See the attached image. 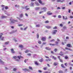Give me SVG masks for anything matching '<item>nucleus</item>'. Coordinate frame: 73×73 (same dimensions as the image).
<instances>
[{"instance_id":"obj_1","label":"nucleus","mask_w":73,"mask_h":73,"mask_svg":"<svg viewBox=\"0 0 73 73\" xmlns=\"http://www.w3.org/2000/svg\"><path fill=\"white\" fill-rule=\"evenodd\" d=\"M3 35H4L3 33H0V40L1 41H4V37L2 36Z\"/></svg>"},{"instance_id":"obj_2","label":"nucleus","mask_w":73,"mask_h":73,"mask_svg":"<svg viewBox=\"0 0 73 73\" xmlns=\"http://www.w3.org/2000/svg\"><path fill=\"white\" fill-rule=\"evenodd\" d=\"M11 22L10 23V24L12 23V24H14L15 23V22H18V21L17 20L13 19H10Z\"/></svg>"},{"instance_id":"obj_3","label":"nucleus","mask_w":73,"mask_h":73,"mask_svg":"<svg viewBox=\"0 0 73 73\" xmlns=\"http://www.w3.org/2000/svg\"><path fill=\"white\" fill-rule=\"evenodd\" d=\"M55 44L54 43H50L49 44V45L51 46H55L56 45H57L58 44V42L57 41H55Z\"/></svg>"},{"instance_id":"obj_4","label":"nucleus","mask_w":73,"mask_h":73,"mask_svg":"<svg viewBox=\"0 0 73 73\" xmlns=\"http://www.w3.org/2000/svg\"><path fill=\"white\" fill-rule=\"evenodd\" d=\"M18 58V56H15L13 57V59H15L16 61H18V62H19V59H17Z\"/></svg>"},{"instance_id":"obj_5","label":"nucleus","mask_w":73,"mask_h":73,"mask_svg":"<svg viewBox=\"0 0 73 73\" xmlns=\"http://www.w3.org/2000/svg\"><path fill=\"white\" fill-rule=\"evenodd\" d=\"M47 8L46 7H43L41 8V11H43V12H45L46 11V10L47 9Z\"/></svg>"},{"instance_id":"obj_6","label":"nucleus","mask_w":73,"mask_h":73,"mask_svg":"<svg viewBox=\"0 0 73 73\" xmlns=\"http://www.w3.org/2000/svg\"><path fill=\"white\" fill-rule=\"evenodd\" d=\"M47 14L48 15H52L53 13L50 11H48L47 12Z\"/></svg>"},{"instance_id":"obj_7","label":"nucleus","mask_w":73,"mask_h":73,"mask_svg":"<svg viewBox=\"0 0 73 73\" xmlns=\"http://www.w3.org/2000/svg\"><path fill=\"white\" fill-rule=\"evenodd\" d=\"M41 40L42 41H46V38L45 37H42L41 38Z\"/></svg>"},{"instance_id":"obj_8","label":"nucleus","mask_w":73,"mask_h":73,"mask_svg":"<svg viewBox=\"0 0 73 73\" xmlns=\"http://www.w3.org/2000/svg\"><path fill=\"white\" fill-rule=\"evenodd\" d=\"M58 63L57 62H54L53 64V65H54V66H57V65H58Z\"/></svg>"},{"instance_id":"obj_9","label":"nucleus","mask_w":73,"mask_h":73,"mask_svg":"<svg viewBox=\"0 0 73 73\" xmlns=\"http://www.w3.org/2000/svg\"><path fill=\"white\" fill-rule=\"evenodd\" d=\"M57 32V30H54L52 32V34L53 35H55L56 34V32Z\"/></svg>"},{"instance_id":"obj_10","label":"nucleus","mask_w":73,"mask_h":73,"mask_svg":"<svg viewBox=\"0 0 73 73\" xmlns=\"http://www.w3.org/2000/svg\"><path fill=\"white\" fill-rule=\"evenodd\" d=\"M11 53H15V51H14V49L13 48H11Z\"/></svg>"},{"instance_id":"obj_11","label":"nucleus","mask_w":73,"mask_h":73,"mask_svg":"<svg viewBox=\"0 0 73 73\" xmlns=\"http://www.w3.org/2000/svg\"><path fill=\"white\" fill-rule=\"evenodd\" d=\"M18 57L19 59V60H20L21 59V58H24V57L23 56H18Z\"/></svg>"},{"instance_id":"obj_12","label":"nucleus","mask_w":73,"mask_h":73,"mask_svg":"<svg viewBox=\"0 0 73 73\" xmlns=\"http://www.w3.org/2000/svg\"><path fill=\"white\" fill-rule=\"evenodd\" d=\"M50 57H52V59H54V60H56L57 59V58H56V57H55L54 56H51Z\"/></svg>"},{"instance_id":"obj_13","label":"nucleus","mask_w":73,"mask_h":73,"mask_svg":"<svg viewBox=\"0 0 73 73\" xmlns=\"http://www.w3.org/2000/svg\"><path fill=\"white\" fill-rule=\"evenodd\" d=\"M59 54L60 56H64V53H63V52L62 51H61L60 53Z\"/></svg>"},{"instance_id":"obj_14","label":"nucleus","mask_w":73,"mask_h":73,"mask_svg":"<svg viewBox=\"0 0 73 73\" xmlns=\"http://www.w3.org/2000/svg\"><path fill=\"white\" fill-rule=\"evenodd\" d=\"M28 5H27V6H26L25 7V9H26V10L27 11H28V10H29V9H30V8H28Z\"/></svg>"},{"instance_id":"obj_15","label":"nucleus","mask_w":73,"mask_h":73,"mask_svg":"<svg viewBox=\"0 0 73 73\" xmlns=\"http://www.w3.org/2000/svg\"><path fill=\"white\" fill-rule=\"evenodd\" d=\"M67 46H68V47H70L72 48V46L71 45V44H67Z\"/></svg>"},{"instance_id":"obj_16","label":"nucleus","mask_w":73,"mask_h":73,"mask_svg":"<svg viewBox=\"0 0 73 73\" xmlns=\"http://www.w3.org/2000/svg\"><path fill=\"white\" fill-rule=\"evenodd\" d=\"M57 2L58 3H63L64 1H61V0H57Z\"/></svg>"},{"instance_id":"obj_17","label":"nucleus","mask_w":73,"mask_h":73,"mask_svg":"<svg viewBox=\"0 0 73 73\" xmlns=\"http://www.w3.org/2000/svg\"><path fill=\"white\" fill-rule=\"evenodd\" d=\"M45 49L48 50H51V48H49V47H45Z\"/></svg>"},{"instance_id":"obj_18","label":"nucleus","mask_w":73,"mask_h":73,"mask_svg":"<svg viewBox=\"0 0 73 73\" xmlns=\"http://www.w3.org/2000/svg\"><path fill=\"white\" fill-rule=\"evenodd\" d=\"M46 28H47V29H50V28H52V27H51V26H46Z\"/></svg>"},{"instance_id":"obj_19","label":"nucleus","mask_w":73,"mask_h":73,"mask_svg":"<svg viewBox=\"0 0 73 73\" xmlns=\"http://www.w3.org/2000/svg\"><path fill=\"white\" fill-rule=\"evenodd\" d=\"M24 70H25V71H27L28 72H29L30 71V70L27 68H25L24 69Z\"/></svg>"},{"instance_id":"obj_20","label":"nucleus","mask_w":73,"mask_h":73,"mask_svg":"<svg viewBox=\"0 0 73 73\" xmlns=\"http://www.w3.org/2000/svg\"><path fill=\"white\" fill-rule=\"evenodd\" d=\"M19 48H23L24 46L23 45H19Z\"/></svg>"},{"instance_id":"obj_21","label":"nucleus","mask_w":73,"mask_h":73,"mask_svg":"<svg viewBox=\"0 0 73 73\" xmlns=\"http://www.w3.org/2000/svg\"><path fill=\"white\" fill-rule=\"evenodd\" d=\"M61 66L62 68H66L65 66H64V64H61Z\"/></svg>"},{"instance_id":"obj_22","label":"nucleus","mask_w":73,"mask_h":73,"mask_svg":"<svg viewBox=\"0 0 73 73\" xmlns=\"http://www.w3.org/2000/svg\"><path fill=\"white\" fill-rule=\"evenodd\" d=\"M43 58H41V59H40V60H39V61L40 62H42L43 61Z\"/></svg>"},{"instance_id":"obj_23","label":"nucleus","mask_w":73,"mask_h":73,"mask_svg":"<svg viewBox=\"0 0 73 73\" xmlns=\"http://www.w3.org/2000/svg\"><path fill=\"white\" fill-rule=\"evenodd\" d=\"M34 62L35 64L37 65H38V63H37V61H35Z\"/></svg>"},{"instance_id":"obj_24","label":"nucleus","mask_w":73,"mask_h":73,"mask_svg":"<svg viewBox=\"0 0 73 73\" xmlns=\"http://www.w3.org/2000/svg\"><path fill=\"white\" fill-rule=\"evenodd\" d=\"M29 69H30V70H33V68H32V67L31 66H29Z\"/></svg>"},{"instance_id":"obj_25","label":"nucleus","mask_w":73,"mask_h":73,"mask_svg":"<svg viewBox=\"0 0 73 73\" xmlns=\"http://www.w3.org/2000/svg\"><path fill=\"white\" fill-rule=\"evenodd\" d=\"M49 23V21L48 20L45 21L44 22V23H45V24H47L48 23Z\"/></svg>"},{"instance_id":"obj_26","label":"nucleus","mask_w":73,"mask_h":73,"mask_svg":"<svg viewBox=\"0 0 73 73\" xmlns=\"http://www.w3.org/2000/svg\"><path fill=\"white\" fill-rule=\"evenodd\" d=\"M54 41H55V40L54 39H52L50 41V42H54Z\"/></svg>"},{"instance_id":"obj_27","label":"nucleus","mask_w":73,"mask_h":73,"mask_svg":"<svg viewBox=\"0 0 73 73\" xmlns=\"http://www.w3.org/2000/svg\"><path fill=\"white\" fill-rule=\"evenodd\" d=\"M39 3H40V4H42V1L41 0H38Z\"/></svg>"},{"instance_id":"obj_28","label":"nucleus","mask_w":73,"mask_h":73,"mask_svg":"<svg viewBox=\"0 0 73 73\" xmlns=\"http://www.w3.org/2000/svg\"><path fill=\"white\" fill-rule=\"evenodd\" d=\"M36 36L37 38H39V34L38 33H37Z\"/></svg>"},{"instance_id":"obj_29","label":"nucleus","mask_w":73,"mask_h":73,"mask_svg":"<svg viewBox=\"0 0 73 73\" xmlns=\"http://www.w3.org/2000/svg\"><path fill=\"white\" fill-rule=\"evenodd\" d=\"M9 43V41L6 42H5V44H6V45H7Z\"/></svg>"},{"instance_id":"obj_30","label":"nucleus","mask_w":73,"mask_h":73,"mask_svg":"<svg viewBox=\"0 0 73 73\" xmlns=\"http://www.w3.org/2000/svg\"><path fill=\"white\" fill-rule=\"evenodd\" d=\"M20 17H23V14H21L20 15Z\"/></svg>"},{"instance_id":"obj_31","label":"nucleus","mask_w":73,"mask_h":73,"mask_svg":"<svg viewBox=\"0 0 73 73\" xmlns=\"http://www.w3.org/2000/svg\"><path fill=\"white\" fill-rule=\"evenodd\" d=\"M23 24H18V26L19 27H22V26H23Z\"/></svg>"},{"instance_id":"obj_32","label":"nucleus","mask_w":73,"mask_h":73,"mask_svg":"<svg viewBox=\"0 0 73 73\" xmlns=\"http://www.w3.org/2000/svg\"><path fill=\"white\" fill-rule=\"evenodd\" d=\"M40 7H37V8H35V9L37 11V10H39V9H40Z\"/></svg>"},{"instance_id":"obj_33","label":"nucleus","mask_w":73,"mask_h":73,"mask_svg":"<svg viewBox=\"0 0 73 73\" xmlns=\"http://www.w3.org/2000/svg\"><path fill=\"white\" fill-rule=\"evenodd\" d=\"M35 4H36V5H37L38 6L40 5L39 3H37V2L35 3Z\"/></svg>"},{"instance_id":"obj_34","label":"nucleus","mask_w":73,"mask_h":73,"mask_svg":"<svg viewBox=\"0 0 73 73\" xmlns=\"http://www.w3.org/2000/svg\"><path fill=\"white\" fill-rule=\"evenodd\" d=\"M59 60L60 61V62H63V60L61 59H60Z\"/></svg>"},{"instance_id":"obj_35","label":"nucleus","mask_w":73,"mask_h":73,"mask_svg":"<svg viewBox=\"0 0 73 73\" xmlns=\"http://www.w3.org/2000/svg\"><path fill=\"white\" fill-rule=\"evenodd\" d=\"M65 59H66V60H67L68 58V57L67 56H66L65 57Z\"/></svg>"},{"instance_id":"obj_36","label":"nucleus","mask_w":73,"mask_h":73,"mask_svg":"<svg viewBox=\"0 0 73 73\" xmlns=\"http://www.w3.org/2000/svg\"><path fill=\"white\" fill-rule=\"evenodd\" d=\"M59 73H63V72L62 70H60L59 71Z\"/></svg>"},{"instance_id":"obj_37","label":"nucleus","mask_w":73,"mask_h":73,"mask_svg":"<svg viewBox=\"0 0 73 73\" xmlns=\"http://www.w3.org/2000/svg\"><path fill=\"white\" fill-rule=\"evenodd\" d=\"M36 27H40V25L39 24L36 25Z\"/></svg>"},{"instance_id":"obj_38","label":"nucleus","mask_w":73,"mask_h":73,"mask_svg":"<svg viewBox=\"0 0 73 73\" xmlns=\"http://www.w3.org/2000/svg\"><path fill=\"white\" fill-rule=\"evenodd\" d=\"M0 62L2 64H4V62L2 61L1 59H0Z\"/></svg>"},{"instance_id":"obj_39","label":"nucleus","mask_w":73,"mask_h":73,"mask_svg":"<svg viewBox=\"0 0 73 73\" xmlns=\"http://www.w3.org/2000/svg\"><path fill=\"white\" fill-rule=\"evenodd\" d=\"M38 43L39 44H41V41L40 40H38Z\"/></svg>"},{"instance_id":"obj_40","label":"nucleus","mask_w":73,"mask_h":73,"mask_svg":"<svg viewBox=\"0 0 73 73\" xmlns=\"http://www.w3.org/2000/svg\"><path fill=\"white\" fill-rule=\"evenodd\" d=\"M29 52V50H26V51H25V53H28V52Z\"/></svg>"},{"instance_id":"obj_41","label":"nucleus","mask_w":73,"mask_h":73,"mask_svg":"<svg viewBox=\"0 0 73 73\" xmlns=\"http://www.w3.org/2000/svg\"><path fill=\"white\" fill-rule=\"evenodd\" d=\"M57 48H55L54 49V52H56L57 51Z\"/></svg>"},{"instance_id":"obj_42","label":"nucleus","mask_w":73,"mask_h":73,"mask_svg":"<svg viewBox=\"0 0 73 73\" xmlns=\"http://www.w3.org/2000/svg\"><path fill=\"white\" fill-rule=\"evenodd\" d=\"M63 18L64 20H67V19H68L66 17V18L65 19V18H64V16H63Z\"/></svg>"},{"instance_id":"obj_43","label":"nucleus","mask_w":73,"mask_h":73,"mask_svg":"<svg viewBox=\"0 0 73 73\" xmlns=\"http://www.w3.org/2000/svg\"><path fill=\"white\" fill-rule=\"evenodd\" d=\"M31 4L32 6H34V3H33L32 2L31 3Z\"/></svg>"},{"instance_id":"obj_44","label":"nucleus","mask_w":73,"mask_h":73,"mask_svg":"<svg viewBox=\"0 0 73 73\" xmlns=\"http://www.w3.org/2000/svg\"><path fill=\"white\" fill-rule=\"evenodd\" d=\"M63 28L64 29H66V26H64L63 27Z\"/></svg>"},{"instance_id":"obj_45","label":"nucleus","mask_w":73,"mask_h":73,"mask_svg":"<svg viewBox=\"0 0 73 73\" xmlns=\"http://www.w3.org/2000/svg\"><path fill=\"white\" fill-rule=\"evenodd\" d=\"M54 29H57V27L55 26L53 28Z\"/></svg>"},{"instance_id":"obj_46","label":"nucleus","mask_w":73,"mask_h":73,"mask_svg":"<svg viewBox=\"0 0 73 73\" xmlns=\"http://www.w3.org/2000/svg\"><path fill=\"white\" fill-rule=\"evenodd\" d=\"M60 27H63V25L62 24H60Z\"/></svg>"},{"instance_id":"obj_47","label":"nucleus","mask_w":73,"mask_h":73,"mask_svg":"<svg viewBox=\"0 0 73 73\" xmlns=\"http://www.w3.org/2000/svg\"><path fill=\"white\" fill-rule=\"evenodd\" d=\"M16 70H17V69H16V68H14L13 69V70L14 71H16Z\"/></svg>"},{"instance_id":"obj_48","label":"nucleus","mask_w":73,"mask_h":73,"mask_svg":"<svg viewBox=\"0 0 73 73\" xmlns=\"http://www.w3.org/2000/svg\"><path fill=\"white\" fill-rule=\"evenodd\" d=\"M50 72H48V71H46L44 72V73H50Z\"/></svg>"},{"instance_id":"obj_49","label":"nucleus","mask_w":73,"mask_h":73,"mask_svg":"<svg viewBox=\"0 0 73 73\" xmlns=\"http://www.w3.org/2000/svg\"><path fill=\"white\" fill-rule=\"evenodd\" d=\"M38 72L39 73H42V71H41V70H38Z\"/></svg>"},{"instance_id":"obj_50","label":"nucleus","mask_w":73,"mask_h":73,"mask_svg":"<svg viewBox=\"0 0 73 73\" xmlns=\"http://www.w3.org/2000/svg\"><path fill=\"white\" fill-rule=\"evenodd\" d=\"M44 11H41L40 12H39V14H41V13H42V12H43Z\"/></svg>"},{"instance_id":"obj_51","label":"nucleus","mask_w":73,"mask_h":73,"mask_svg":"<svg viewBox=\"0 0 73 73\" xmlns=\"http://www.w3.org/2000/svg\"><path fill=\"white\" fill-rule=\"evenodd\" d=\"M7 49V48L5 47V48H3V50L4 51H5V50Z\"/></svg>"},{"instance_id":"obj_52","label":"nucleus","mask_w":73,"mask_h":73,"mask_svg":"<svg viewBox=\"0 0 73 73\" xmlns=\"http://www.w3.org/2000/svg\"><path fill=\"white\" fill-rule=\"evenodd\" d=\"M25 16H27V17H28V15L27 13H25Z\"/></svg>"},{"instance_id":"obj_53","label":"nucleus","mask_w":73,"mask_h":73,"mask_svg":"<svg viewBox=\"0 0 73 73\" xmlns=\"http://www.w3.org/2000/svg\"><path fill=\"white\" fill-rule=\"evenodd\" d=\"M6 17H7L5 16H3L2 17V18H6Z\"/></svg>"},{"instance_id":"obj_54","label":"nucleus","mask_w":73,"mask_h":73,"mask_svg":"<svg viewBox=\"0 0 73 73\" xmlns=\"http://www.w3.org/2000/svg\"><path fill=\"white\" fill-rule=\"evenodd\" d=\"M58 18H61V15H59L58 16Z\"/></svg>"},{"instance_id":"obj_55","label":"nucleus","mask_w":73,"mask_h":73,"mask_svg":"<svg viewBox=\"0 0 73 73\" xmlns=\"http://www.w3.org/2000/svg\"><path fill=\"white\" fill-rule=\"evenodd\" d=\"M5 9H8V7H5Z\"/></svg>"},{"instance_id":"obj_56","label":"nucleus","mask_w":73,"mask_h":73,"mask_svg":"<svg viewBox=\"0 0 73 73\" xmlns=\"http://www.w3.org/2000/svg\"><path fill=\"white\" fill-rule=\"evenodd\" d=\"M58 57L59 60H60V59H61V58H60L61 57L60 56H58Z\"/></svg>"},{"instance_id":"obj_57","label":"nucleus","mask_w":73,"mask_h":73,"mask_svg":"<svg viewBox=\"0 0 73 73\" xmlns=\"http://www.w3.org/2000/svg\"><path fill=\"white\" fill-rule=\"evenodd\" d=\"M42 5H45V3L44 2L43 3H41Z\"/></svg>"},{"instance_id":"obj_58","label":"nucleus","mask_w":73,"mask_h":73,"mask_svg":"<svg viewBox=\"0 0 73 73\" xmlns=\"http://www.w3.org/2000/svg\"><path fill=\"white\" fill-rule=\"evenodd\" d=\"M70 19H73V17L72 16H70Z\"/></svg>"},{"instance_id":"obj_59","label":"nucleus","mask_w":73,"mask_h":73,"mask_svg":"<svg viewBox=\"0 0 73 73\" xmlns=\"http://www.w3.org/2000/svg\"><path fill=\"white\" fill-rule=\"evenodd\" d=\"M46 69H47V68L46 67H44L43 68V69L44 70H46Z\"/></svg>"},{"instance_id":"obj_60","label":"nucleus","mask_w":73,"mask_h":73,"mask_svg":"<svg viewBox=\"0 0 73 73\" xmlns=\"http://www.w3.org/2000/svg\"><path fill=\"white\" fill-rule=\"evenodd\" d=\"M28 28V27H25V29H24V30H26V29H27Z\"/></svg>"},{"instance_id":"obj_61","label":"nucleus","mask_w":73,"mask_h":73,"mask_svg":"<svg viewBox=\"0 0 73 73\" xmlns=\"http://www.w3.org/2000/svg\"><path fill=\"white\" fill-rule=\"evenodd\" d=\"M48 61H51L52 60L51 59L49 58H48Z\"/></svg>"},{"instance_id":"obj_62","label":"nucleus","mask_w":73,"mask_h":73,"mask_svg":"<svg viewBox=\"0 0 73 73\" xmlns=\"http://www.w3.org/2000/svg\"><path fill=\"white\" fill-rule=\"evenodd\" d=\"M27 55L28 56H31V54H28Z\"/></svg>"},{"instance_id":"obj_63","label":"nucleus","mask_w":73,"mask_h":73,"mask_svg":"<svg viewBox=\"0 0 73 73\" xmlns=\"http://www.w3.org/2000/svg\"><path fill=\"white\" fill-rule=\"evenodd\" d=\"M67 64H68V63H66L64 65H65V66H67Z\"/></svg>"},{"instance_id":"obj_64","label":"nucleus","mask_w":73,"mask_h":73,"mask_svg":"<svg viewBox=\"0 0 73 73\" xmlns=\"http://www.w3.org/2000/svg\"><path fill=\"white\" fill-rule=\"evenodd\" d=\"M66 39H69V37L67 36L66 37Z\"/></svg>"}]
</instances>
